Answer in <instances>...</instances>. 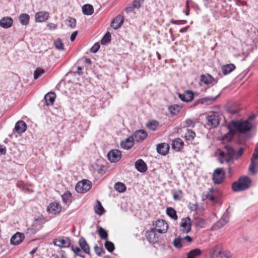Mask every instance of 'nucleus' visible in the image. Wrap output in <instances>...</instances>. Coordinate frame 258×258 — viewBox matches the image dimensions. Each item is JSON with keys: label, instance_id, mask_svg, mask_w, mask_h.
Segmentation results:
<instances>
[{"label": "nucleus", "instance_id": "58", "mask_svg": "<svg viewBox=\"0 0 258 258\" xmlns=\"http://www.w3.org/2000/svg\"><path fill=\"white\" fill-rule=\"evenodd\" d=\"M198 205L196 204H189V205H188V208L189 209V210L191 211H196L198 210Z\"/></svg>", "mask_w": 258, "mask_h": 258}, {"label": "nucleus", "instance_id": "12", "mask_svg": "<svg viewBox=\"0 0 258 258\" xmlns=\"http://www.w3.org/2000/svg\"><path fill=\"white\" fill-rule=\"evenodd\" d=\"M211 258H223L222 248L220 245H216L210 251Z\"/></svg>", "mask_w": 258, "mask_h": 258}, {"label": "nucleus", "instance_id": "10", "mask_svg": "<svg viewBox=\"0 0 258 258\" xmlns=\"http://www.w3.org/2000/svg\"><path fill=\"white\" fill-rule=\"evenodd\" d=\"M61 206L58 203L53 202L48 206L47 212L52 214L56 215L60 213L61 211Z\"/></svg>", "mask_w": 258, "mask_h": 258}, {"label": "nucleus", "instance_id": "30", "mask_svg": "<svg viewBox=\"0 0 258 258\" xmlns=\"http://www.w3.org/2000/svg\"><path fill=\"white\" fill-rule=\"evenodd\" d=\"M202 254V251L200 248H195L189 251L187 254L186 258H197Z\"/></svg>", "mask_w": 258, "mask_h": 258}, {"label": "nucleus", "instance_id": "64", "mask_svg": "<svg viewBox=\"0 0 258 258\" xmlns=\"http://www.w3.org/2000/svg\"><path fill=\"white\" fill-rule=\"evenodd\" d=\"M214 189L213 188H210L208 193L205 195V199H208L210 196L213 195L212 193L214 191Z\"/></svg>", "mask_w": 258, "mask_h": 258}, {"label": "nucleus", "instance_id": "36", "mask_svg": "<svg viewBox=\"0 0 258 258\" xmlns=\"http://www.w3.org/2000/svg\"><path fill=\"white\" fill-rule=\"evenodd\" d=\"M63 203L65 204H70L71 202L72 195L70 192H65L61 196Z\"/></svg>", "mask_w": 258, "mask_h": 258}, {"label": "nucleus", "instance_id": "35", "mask_svg": "<svg viewBox=\"0 0 258 258\" xmlns=\"http://www.w3.org/2000/svg\"><path fill=\"white\" fill-rule=\"evenodd\" d=\"M114 188L119 192H123L126 190V187L124 183L118 182L115 184Z\"/></svg>", "mask_w": 258, "mask_h": 258}, {"label": "nucleus", "instance_id": "13", "mask_svg": "<svg viewBox=\"0 0 258 258\" xmlns=\"http://www.w3.org/2000/svg\"><path fill=\"white\" fill-rule=\"evenodd\" d=\"M207 124L210 127H215L219 124V117L218 115L212 114L207 117Z\"/></svg>", "mask_w": 258, "mask_h": 258}, {"label": "nucleus", "instance_id": "49", "mask_svg": "<svg viewBox=\"0 0 258 258\" xmlns=\"http://www.w3.org/2000/svg\"><path fill=\"white\" fill-rule=\"evenodd\" d=\"M222 256L223 258H232L233 254L227 249H222Z\"/></svg>", "mask_w": 258, "mask_h": 258}, {"label": "nucleus", "instance_id": "22", "mask_svg": "<svg viewBox=\"0 0 258 258\" xmlns=\"http://www.w3.org/2000/svg\"><path fill=\"white\" fill-rule=\"evenodd\" d=\"M49 17V14L46 12H39L35 14V20L37 22H43L46 21Z\"/></svg>", "mask_w": 258, "mask_h": 258}, {"label": "nucleus", "instance_id": "37", "mask_svg": "<svg viewBox=\"0 0 258 258\" xmlns=\"http://www.w3.org/2000/svg\"><path fill=\"white\" fill-rule=\"evenodd\" d=\"M201 81L206 84H209L214 81V79L210 75H202Z\"/></svg>", "mask_w": 258, "mask_h": 258}, {"label": "nucleus", "instance_id": "51", "mask_svg": "<svg viewBox=\"0 0 258 258\" xmlns=\"http://www.w3.org/2000/svg\"><path fill=\"white\" fill-rule=\"evenodd\" d=\"M100 46V44L98 42H96L91 47L90 51L92 53H96L99 50Z\"/></svg>", "mask_w": 258, "mask_h": 258}, {"label": "nucleus", "instance_id": "20", "mask_svg": "<svg viewBox=\"0 0 258 258\" xmlns=\"http://www.w3.org/2000/svg\"><path fill=\"white\" fill-rule=\"evenodd\" d=\"M24 238L25 236L23 233L17 232L11 237V243L13 245L19 244L24 240Z\"/></svg>", "mask_w": 258, "mask_h": 258}, {"label": "nucleus", "instance_id": "15", "mask_svg": "<svg viewBox=\"0 0 258 258\" xmlns=\"http://www.w3.org/2000/svg\"><path fill=\"white\" fill-rule=\"evenodd\" d=\"M249 172L255 174L258 172V158L252 157L251 158L250 164L248 168Z\"/></svg>", "mask_w": 258, "mask_h": 258}, {"label": "nucleus", "instance_id": "57", "mask_svg": "<svg viewBox=\"0 0 258 258\" xmlns=\"http://www.w3.org/2000/svg\"><path fill=\"white\" fill-rule=\"evenodd\" d=\"M205 220L202 219H200L198 220L196 223V226L199 228H202L203 225L205 224Z\"/></svg>", "mask_w": 258, "mask_h": 258}, {"label": "nucleus", "instance_id": "40", "mask_svg": "<svg viewBox=\"0 0 258 258\" xmlns=\"http://www.w3.org/2000/svg\"><path fill=\"white\" fill-rule=\"evenodd\" d=\"M181 107L178 105H174L169 107L168 109L169 111L173 114H176L179 112Z\"/></svg>", "mask_w": 258, "mask_h": 258}, {"label": "nucleus", "instance_id": "25", "mask_svg": "<svg viewBox=\"0 0 258 258\" xmlns=\"http://www.w3.org/2000/svg\"><path fill=\"white\" fill-rule=\"evenodd\" d=\"M79 244L82 250L87 254H90V247L84 237H81L79 240Z\"/></svg>", "mask_w": 258, "mask_h": 258}, {"label": "nucleus", "instance_id": "7", "mask_svg": "<svg viewBox=\"0 0 258 258\" xmlns=\"http://www.w3.org/2000/svg\"><path fill=\"white\" fill-rule=\"evenodd\" d=\"M159 233H164L168 229V224L164 220H158L156 222V228H154Z\"/></svg>", "mask_w": 258, "mask_h": 258}, {"label": "nucleus", "instance_id": "8", "mask_svg": "<svg viewBox=\"0 0 258 258\" xmlns=\"http://www.w3.org/2000/svg\"><path fill=\"white\" fill-rule=\"evenodd\" d=\"M180 230L183 233H188L191 230V220L189 217L182 219Z\"/></svg>", "mask_w": 258, "mask_h": 258}, {"label": "nucleus", "instance_id": "33", "mask_svg": "<svg viewBox=\"0 0 258 258\" xmlns=\"http://www.w3.org/2000/svg\"><path fill=\"white\" fill-rule=\"evenodd\" d=\"M98 234L101 239L107 240L108 237L107 231L102 227L98 226Z\"/></svg>", "mask_w": 258, "mask_h": 258}, {"label": "nucleus", "instance_id": "50", "mask_svg": "<svg viewBox=\"0 0 258 258\" xmlns=\"http://www.w3.org/2000/svg\"><path fill=\"white\" fill-rule=\"evenodd\" d=\"M226 110L228 112L232 115L237 114L239 112V110L238 108L230 106L227 107Z\"/></svg>", "mask_w": 258, "mask_h": 258}, {"label": "nucleus", "instance_id": "27", "mask_svg": "<svg viewBox=\"0 0 258 258\" xmlns=\"http://www.w3.org/2000/svg\"><path fill=\"white\" fill-rule=\"evenodd\" d=\"M56 98V95L54 92H49L44 96V99L47 105H52Z\"/></svg>", "mask_w": 258, "mask_h": 258}, {"label": "nucleus", "instance_id": "63", "mask_svg": "<svg viewBox=\"0 0 258 258\" xmlns=\"http://www.w3.org/2000/svg\"><path fill=\"white\" fill-rule=\"evenodd\" d=\"M210 201H212L214 203H216L218 202V199L217 197H216L214 195H212L211 196H210V197L208 198Z\"/></svg>", "mask_w": 258, "mask_h": 258}, {"label": "nucleus", "instance_id": "32", "mask_svg": "<svg viewBox=\"0 0 258 258\" xmlns=\"http://www.w3.org/2000/svg\"><path fill=\"white\" fill-rule=\"evenodd\" d=\"M166 213L171 218L176 220L177 219L178 217L176 214V211L171 207H168L166 209Z\"/></svg>", "mask_w": 258, "mask_h": 258}, {"label": "nucleus", "instance_id": "6", "mask_svg": "<svg viewBox=\"0 0 258 258\" xmlns=\"http://www.w3.org/2000/svg\"><path fill=\"white\" fill-rule=\"evenodd\" d=\"M107 157L111 162H117L121 159V152L116 149L112 150L108 153Z\"/></svg>", "mask_w": 258, "mask_h": 258}, {"label": "nucleus", "instance_id": "24", "mask_svg": "<svg viewBox=\"0 0 258 258\" xmlns=\"http://www.w3.org/2000/svg\"><path fill=\"white\" fill-rule=\"evenodd\" d=\"M14 129L18 134H22L26 131L27 125L24 121L20 120L16 123Z\"/></svg>", "mask_w": 258, "mask_h": 258}, {"label": "nucleus", "instance_id": "9", "mask_svg": "<svg viewBox=\"0 0 258 258\" xmlns=\"http://www.w3.org/2000/svg\"><path fill=\"white\" fill-rule=\"evenodd\" d=\"M53 244L55 245L61 247H68L71 244V241L68 237H58L53 240Z\"/></svg>", "mask_w": 258, "mask_h": 258}, {"label": "nucleus", "instance_id": "60", "mask_svg": "<svg viewBox=\"0 0 258 258\" xmlns=\"http://www.w3.org/2000/svg\"><path fill=\"white\" fill-rule=\"evenodd\" d=\"M47 27L49 30H52L56 29L57 27V25L54 23H50L47 24Z\"/></svg>", "mask_w": 258, "mask_h": 258}, {"label": "nucleus", "instance_id": "3", "mask_svg": "<svg viewBox=\"0 0 258 258\" xmlns=\"http://www.w3.org/2000/svg\"><path fill=\"white\" fill-rule=\"evenodd\" d=\"M225 151H221L219 155V162L223 163L225 161L229 162L235 157V151L230 146L227 145L224 147Z\"/></svg>", "mask_w": 258, "mask_h": 258}, {"label": "nucleus", "instance_id": "48", "mask_svg": "<svg viewBox=\"0 0 258 258\" xmlns=\"http://www.w3.org/2000/svg\"><path fill=\"white\" fill-rule=\"evenodd\" d=\"M72 249L74 251V252L75 253L76 255L82 257H84V256L82 254V252L81 250V249L78 247V246H72Z\"/></svg>", "mask_w": 258, "mask_h": 258}, {"label": "nucleus", "instance_id": "1", "mask_svg": "<svg viewBox=\"0 0 258 258\" xmlns=\"http://www.w3.org/2000/svg\"><path fill=\"white\" fill-rule=\"evenodd\" d=\"M231 124L234 129L231 128L230 126H228V133L224 135L223 140H230L235 134L236 131L240 133L243 134L249 131L252 128L251 122L248 120H233L231 121Z\"/></svg>", "mask_w": 258, "mask_h": 258}, {"label": "nucleus", "instance_id": "19", "mask_svg": "<svg viewBox=\"0 0 258 258\" xmlns=\"http://www.w3.org/2000/svg\"><path fill=\"white\" fill-rule=\"evenodd\" d=\"M156 231L155 229L152 228L151 230L148 231L146 233V238L150 243H155L158 241V237L156 236Z\"/></svg>", "mask_w": 258, "mask_h": 258}, {"label": "nucleus", "instance_id": "46", "mask_svg": "<svg viewBox=\"0 0 258 258\" xmlns=\"http://www.w3.org/2000/svg\"><path fill=\"white\" fill-rule=\"evenodd\" d=\"M44 70L41 68H37L34 71V78L35 79H38L40 76H41L44 73Z\"/></svg>", "mask_w": 258, "mask_h": 258}, {"label": "nucleus", "instance_id": "34", "mask_svg": "<svg viewBox=\"0 0 258 258\" xmlns=\"http://www.w3.org/2000/svg\"><path fill=\"white\" fill-rule=\"evenodd\" d=\"M94 210L96 214L101 215L104 213V209L101 205V203L97 200V205L94 207Z\"/></svg>", "mask_w": 258, "mask_h": 258}, {"label": "nucleus", "instance_id": "4", "mask_svg": "<svg viewBox=\"0 0 258 258\" xmlns=\"http://www.w3.org/2000/svg\"><path fill=\"white\" fill-rule=\"evenodd\" d=\"M225 172L223 168H217L214 170L212 179L215 184H220L225 178Z\"/></svg>", "mask_w": 258, "mask_h": 258}, {"label": "nucleus", "instance_id": "55", "mask_svg": "<svg viewBox=\"0 0 258 258\" xmlns=\"http://www.w3.org/2000/svg\"><path fill=\"white\" fill-rule=\"evenodd\" d=\"M243 153V148L242 147H240L237 152L235 151V157L234 159H237L239 158Z\"/></svg>", "mask_w": 258, "mask_h": 258}, {"label": "nucleus", "instance_id": "21", "mask_svg": "<svg viewBox=\"0 0 258 258\" xmlns=\"http://www.w3.org/2000/svg\"><path fill=\"white\" fill-rule=\"evenodd\" d=\"M13 19L10 17H5L0 20V26L5 29L10 28L13 24Z\"/></svg>", "mask_w": 258, "mask_h": 258}, {"label": "nucleus", "instance_id": "39", "mask_svg": "<svg viewBox=\"0 0 258 258\" xmlns=\"http://www.w3.org/2000/svg\"><path fill=\"white\" fill-rule=\"evenodd\" d=\"M158 125V122L156 120H153L149 122L147 124V127L153 131H154L156 130L157 126Z\"/></svg>", "mask_w": 258, "mask_h": 258}, {"label": "nucleus", "instance_id": "14", "mask_svg": "<svg viewBox=\"0 0 258 258\" xmlns=\"http://www.w3.org/2000/svg\"><path fill=\"white\" fill-rule=\"evenodd\" d=\"M148 136L147 133L143 130L136 131L132 137L134 141L139 142L143 141Z\"/></svg>", "mask_w": 258, "mask_h": 258}, {"label": "nucleus", "instance_id": "23", "mask_svg": "<svg viewBox=\"0 0 258 258\" xmlns=\"http://www.w3.org/2000/svg\"><path fill=\"white\" fill-rule=\"evenodd\" d=\"M136 169L140 172H145L147 170V166L142 159H139L135 162Z\"/></svg>", "mask_w": 258, "mask_h": 258}, {"label": "nucleus", "instance_id": "41", "mask_svg": "<svg viewBox=\"0 0 258 258\" xmlns=\"http://www.w3.org/2000/svg\"><path fill=\"white\" fill-rule=\"evenodd\" d=\"M54 45L55 47V48L59 50H63V44L61 41V40L60 38L57 39L54 42Z\"/></svg>", "mask_w": 258, "mask_h": 258}, {"label": "nucleus", "instance_id": "52", "mask_svg": "<svg viewBox=\"0 0 258 258\" xmlns=\"http://www.w3.org/2000/svg\"><path fill=\"white\" fill-rule=\"evenodd\" d=\"M185 126L187 127H194L195 125L196 122L190 119H187L184 122Z\"/></svg>", "mask_w": 258, "mask_h": 258}, {"label": "nucleus", "instance_id": "18", "mask_svg": "<svg viewBox=\"0 0 258 258\" xmlns=\"http://www.w3.org/2000/svg\"><path fill=\"white\" fill-rule=\"evenodd\" d=\"M169 149V145L165 143L158 144L156 148L157 152L163 156L168 154Z\"/></svg>", "mask_w": 258, "mask_h": 258}, {"label": "nucleus", "instance_id": "59", "mask_svg": "<svg viewBox=\"0 0 258 258\" xmlns=\"http://www.w3.org/2000/svg\"><path fill=\"white\" fill-rule=\"evenodd\" d=\"M94 251L96 254L100 256L102 254V249L97 245L94 246Z\"/></svg>", "mask_w": 258, "mask_h": 258}, {"label": "nucleus", "instance_id": "45", "mask_svg": "<svg viewBox=\"0 0 258 258\" xmlns=\"http://www.w3.org/2000/svg\"><path fill=\"white\" fill-rule=\"evenodd\" d=\"M229 213L228 209H226L225 212L223 214L220 219L223 221V223L226 224L229 221Z\"/></svg>", "mask_w": 258, "mask_h": 258}, {"label": "nucleus", "instance_id": "31", "mask_svg": "<svg viewBox=\"0 0 258 258\" xmlns=\"http://www.w3.org/2000/svg\"><path fill=\"white\" fill-rule=\"evenodd\" d=\"M19 20L22 25L27 26L29 24L30 17L27 14H22L20 15Z\"/></svg>", "mask_w": 258, "mask_h": 258}, {"label": "nucleus", "instance_id": "26", "mask_svg": "<svg viewBox=\"0 0 258 258\" xmlns=\"http://www.w3.org/2000/svg\"><path fill=\"white\" fill-rule=\"evenodd\" d=\"M184 143L180 138L174 140L172 143V148L176 151H179L183 147Z\"/></svg>", "mask_w": 258, "mask_h": 258}, {"label": "nucleus", "instance_id": "16", "mask_svg": "<svg viewBox=\"0 0 258 258\" xmlns=\"http://www.w3.org/2000/svg\"><path fill=\"white\" fill-rule=\"evenodd\" d=\"M178 97L182 101L188 102L193 100L194 94L192 91L187 90L183 94H179Z\"/></svg>", "mask_w": 258, "mask_h": 258}, {"label": "nucleus", "instance_id": "42", "mask_svg": "<svg viewBox=\"0 0 258 258\" xmlns=\"http://www.w3.org/2000/svg\"><path fill=\"white\" fill-rule=\"evenodd\" d=\"M104 246H105V248H106V249L109 252H112L115 248L114 244L112 242L107 240H106Z\"/></svg>", "mask_w": 258, "mask_h": 258}, {"label": "nucleus", "instance_id": "56", "mask_svg": "<svg viewBox=\"0 0 258 258\" xmlns=\"http://www.w3.org/2000/svg\"><path fill=\"white\" fill-rule=\"evenodd\" d=\"M181 190H178V192H174L173 194V199L175 201L180 200L181 199V197L180 195H182Z\"/></svg>", "mask_w": 258, "mask_h": 258}, {"label": "nucleus", "instance_id": "43", "mask_svg": "<svg viewBox=\"0 0 258 258\" xmlns=\"http://www.w3.org/2000/svg\"><path fill=\"white\" fill-rule=\"evenodd\" d=\"M111 41V34L110 33H106L101 39V43L102 44H106L110 42Z\"/></svg>", "mask_w": 258, "mask_h": 258}, {"label": "nucleus", "instance_id": "5", "mask_svg": "<svg viewBox=\"0 0 258 258\" xmlns=\"http://www.w3.org/2000/svg\"><path fill=\"white\" fill-rule=\"evenodd\" d=\"M92 183L89 180H83L77 183L76 190L78 192L84 193L88 191L91 187Z\"/></svg>", "mask_w": 258, "mask_h": 258}, {"label": "nucleus", "instance_id": "44", "mask_svg": "<svg viewBox=\"0 0 258 258\" xmlns=\"http://www.w3.org/2000/svg\"><path fill=\"white\" fill-rule=\"evenodd\" d=\"M67 21L69 22L68 26L71 28H75L76 26V20L73 17H69L67 19Z\"/></svg>", "mask_w": 258, "mask_h": 258}, {"label": "nucleus", "instance_id": "47", "mask_svg": "<svg viewBox=\"0 0 258 258\" xmlns=\"http://www.w3.org/2000/svg\"><path fill=\"white\" fill-rule=\"evenodd\" d=\"M173 245L176 248H181L182 247V244L181 243V238L179 237L175 238L173 241Z\"/></svg>", "mask_w": 258, "mask_h": 258}, {"label": "nucleus", "instance_id": "29", "mask_svg": "<svg viewBox=\"0 0 258 258\" xmlns=\"http://www.w3.org/2000/svg\"><path fill=\"white\" fill-rule=\"evenodd\" d=\"M83 13L85 15H91L94 12V8L90 4H86L82 8Z\"/></svg>", "mask_w": 258, "mask_h": 258}, {"label": "nucleus", "instance_id": "17", "mask_svg": "<svg viewBox=\"0 0 258 258\" xmlns=\"http://www.w3.org/2000/svg\"><path fill=\"white\" fill-rule=\"evenodd\" d=\"M134 145L133 137L131 136L120 142V146L122 148L125 150L131 149Z\"/></svg>", "mask_w": 258, "mask_h": 258}, {"label": "nucleus", "instance_id": "11", "mask_svg": "<svg viewBox=\"0 0 258 258\" xmlns=\"http://www.w3.org/2000/svg\"><path fill=\"white\" fill-rule=\"evenodd\" d=\"M123 22L124 17L120 15H118L112 20L110 27L113 29L116 30L122 26Z\"/></svg>", "mask_w": 258, "mask_h": 258}, {"label": "nucleus", "instance_id": "54", "mask_svg": "<svg viewBox=\"0 0 258 258\" xmlns=\"http://www.w3.org/2000/svg\"><path fill=\"white\" fill-rule=\"evenodd\" d=\"M225 225V224L223 223L221 219H220L215 224L214 226L215 229H220L221 227H223Z\"/></svg>", "mask_w": 258, "mask_h": 258}, {"label": "nucleus", "instance_id": "53", "mask_svg": "<svg viewBox=\"0 0 258 258\" xmlns=\"http://www.w3.org/2000/svg\"><path fill=\"white\" fill-rule=\"evenodd\" d=\"M143 2V0H135L133 1L132 4L133 5L134 8L135 9H138L140 7Z\"/></svg>", "mask_w": 258, "mask_h": 258}, {"label": "nucleus", "instance_id": "38", "mask_svg": "<svg viewBox=\"0 0 258 258\" xmlns=\"http://www.w3.org/2000/svg\"><path fill=\"white\" fill-rule=\"evenodd\" d=\"M196 136L195 132L191 130H187L185 134L184 138L186 140H192Z\"/></svg>", "mask_w": 258, "mask_h": 258}, {"label": "nucleus", "instance_id": "62", "mask_svg": "<svg viewBox=\"0 0 258 258\" xmlns=\"http://www.w3.org/2000/svg\"><path fill=\"white\" fill-rule=\"evenodd\" d=\"M135 9V8H134L132 4H131L127 7H126V12L127 13H129L133 12Z\"/></svg>", "mask_w": 258, "mask_h": 258}, {"label": "nucleus", "instance_id": "2", "mask_svg": "<svg viewBox=\"0 0 258 258\" xmlns=\"http://www.w3.org/2000/svg\"><path fill=\"white\" fill-rule=\"evenodd\" d=\"M251 180L247 176H240L238 180L232 184V189L234 191L238 192L245 190L250 187Z\"/></svg>", "mask_w": 258, "mask_h": 258}, {"label": "nucleus", "instance_id": "61", "mask_svg": "<svg viewBox=\"0 0 258 258\" xmlns=\"http://www.w3.org/2000/svg\"><path fill=\"white\" fill-rule=\"evenodd\" d=\"M220 94H218L217 96L214 97H207L205 99V100L206 101H208L210 103L214 102L216 99L219 96Z\"/></svg>", "mask_w": 258, "mask_h": 258}, {"label": "nucleus", "instance_id": "28", "mask_svg": "<svg viewBox=\"0 0 258 258\" xmlns=\"http://www.w3.org/2000/svg\"><path fill=\"white\" fill-rule=\"evenodd\" d=\"M235 69V66L233 63H229L223 66L221 70L224 75H227L232 72Z\"/></svg>", "mask_w": 258, "mask_h": 258}]
</instances>
